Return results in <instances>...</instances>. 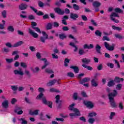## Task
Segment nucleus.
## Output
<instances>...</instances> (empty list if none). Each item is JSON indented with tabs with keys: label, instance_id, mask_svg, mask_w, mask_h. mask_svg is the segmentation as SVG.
<instances>
[{
	"label": "nucleus",
	"instance_id": "37998d69",
	"mask_svg": "<svg viewBox=\"0 0 124 124\" xmlns=\"http://www.w3.org/2000/svg\"><path fill=\"white\" fill-rule=\"evenodd\" d=\"M44 96V94L43 93H40L37 96H36V99L39 100L41 98H42L43 96Z\"/></svg>",
	"mask_w": 124,
	"mask_h": 124
},
{
	"label": "nucleus",
	"instance_id": "1a4fd4ad",
	"mask_svg": "<svg viewBox=\"0 0 124 124\" xmlns=\"http://www.w3.org/2000/svg\"><path fill=\"white\" fill-rule=\"evenodd\" d=\"M70 18L73 20V21H76L78 18H79V15L77 14L71 13L70 15Z\"/></svg>",
	"mask_w": 124,
	"mask_h": 124
},
{
	"label": "nucleus",
	"instance_id": "5701e85b",
	"mask_svg": "<svg viewBox=\"0 0 124 124\" xmlns=\"http://www.w3.org/2000/svg\"><path fill=\"white\" fill-rule=\"evenodd\" d=\"M92 4L93 7L95 8V7H99V6L101 5V3L98 2V1H95L93 2Z\"/></svg>",
	"mask_w": 124,
	"mask_h": 124
},
{
	"label": "nucleus",
	"instance_id": "09e8293b",
	"mask_svg": "<svg viewBox=\"0 0 124 124\" xmlns=\"http://www.w3.org/2000/svg\"><path fill=\"white\" fill-rule=\"evenodd\" d=\"M103 41H110V38L107 36H103L102 38Z\"/></svg>",
	"mask_w": 124,
	"mask_h": 124
},
{
	"label": "nucleus",
	"instance_id": "393cba45",
	"mask_svg": "<svg viewBox=\"0 0 124 124\" xmlns=\"http://www.w3.org/2000/svg\"><path fill=\"white\" fill-rule=\"evenodd\" d=\"M97 81V80L95 79H92L91 80V85L92 87H94L95 88L97 87V86H98V84L97 83V82H96Z\"/></svg>",
	"mask_w": 124,
	"mask_h": 124
},
{
	"label": "nucleus",
	"instance_id": "6e6d98bb",
	"mask_svg": "<svg viewBox=\"0 0 124 124\" xmlns=\"http://www.w3.org/2000/svg\"><path fill=\"white\" fill-rule=\"evenodd\" d=\"M33 30H34L35 31L37 32H39V33H41V31H40V29L38 27H33Z\"/></svg>",
	"mask_w": 124,
	"mask_h": 124
},
{
	"label": "nucleus",
	"instance_id": "4be33fe9",
	"mask_svg": "<svg viewBox=\"0 0 124 124\" xmlns=\"http://www.w3.org/2000/svg\"><path fill=\"white\" fill-rule=\"evenodd\" d=\"M70 68L74 70L75 73H79V67L77 66H71Z\"/></svg>",
	"mask_w": 124,
	"mask_h": 124
},
{
	"label": "nucleus",
	"instance_id": "aec40b11",
	"mask_svg": "<svg viewBox=\"0 0 124 124\" xmlns=\"http://www.w3.org/2000/svg\"><path fill=\"white\" fill-rule=\"evenodd\" d=\"M89 81H90L89 78H85L79 81V84H80V85H83V84H84V83H87V82H89Z\"/></svg>",
	"mask_w": 124,
	"mask_h": 124
},
{
	"label": "nucleus",
	"instance_id": "774afa93",
	"mask_svg": "<svg viewBox=\"0 0 124 124\" xmlns=\"http://www.w3.org/2000/svg\"><path fill=\"white\" fill-rule=\"evenodd\" d=\"M107 66H109L110 68H114V64L113 63H107Z\"/></svg>",
	"mask_w": 124,
	"mask_h": 124
},
{
	"label": "nucleus",
	"instance_id": "bf43d9fd",
	"mask_svg": "<svg viewBox=\"0 0 124 124\" xmlns=\"http://www.w3.org/2000/svg\"><path fill=\"white\" fill-rule=\"evenodd\" d=\"M114 36L116 38H118L119 39H123V36H122L121 34H115Z\"/></svg>",
	"mask_w": 124,
	"mask_h": 124
},
{
	"label": "nucleus",
	"instance_id": "0e129e2a",
	"mask_svg": "<svg viewBox=\"0 0 124 124\" xmlns=\"http://www.w3.org/2000/svg\"><path fill=\"white\" fill-rule=\"evenodd\" d=\"M85 53V51H84L83 49H80L79 50V51H78L79 55H84V54Z\"/></svg>",
	"mask_w": 124,
	"mask_h": 124
},
{
	"label": "nucleus",
	"instance_id": "13d9d810",
	"mask_svg": "<svg viewBox=\"0 0 124 124\" xmlns=\"http://www.w3.org/2000/svg\"><path fill=\"white\" fill-rule=\"evenodd\" d=\"M67 76L70 77L71 78H74V74L72 72H69L67 73Z\"/></svg>",
	"mask_w": 124,
	"mask_h": 124
},
{
	"label": "nucleus",
	"instance_id": "39448f33",
	"mask_svg": "<svg viewBox=\"0 0 124 124\" xmlns=\"http://www.w3.org/2000/svg\"><path fill=\"white\" fill-rule=\"evenodd\" d=\"M42 101L43 104H44L45 105H47L48 107H49L51 109H52V108H53V102L47 101L46 97H43Z\"/></svg>",
	"mask_w": 124,
	"mask_h": 124
},
{
	"label": "nucleus",
	"instance_id": "f03ea898",
	"mask_svg": "<svg viewBox=\"0 0 124 124\" xmlns=\"http://www.w3.org/2000/svg\"><path fill=\"white\" fill-rule=\"evenodd\" d=\"M42 33L43 34V36H41L40 38V40L41 42L42 43H45V41L46 39H48V40H53L54 39V37L53 36H49L46 33L45 31H42Z\"/></svg>",
	"mask_w": 124,
	"mask_h": 124
},
{
	"label": "nucleus",
	"instance_id": "052dcab7",
	"mask_svg": "<svg viewBox=\"0 0 124 124\" xmlns=\"http://www.w3.org/2000/svg\"><path fill=\"white\" fill-rule=\"evenodd\" d=\"M9 51H10L9 49H8V48L4 47L2 49V52L3 53H9Z\"/></svg>",
	"mask_w": 124,
	"mask_h": 124
},
{
	"label": "nucleus",
	"instance_id": "ea45409f",
	"mask_svg": "<svg viewBox=\"0 0 124 124\" xmlns=\"http://www.w3.org/2000/svg\"><path fill=\"white\" fill-rule=\"evenodd\" d=\"M114 11L115 12H116V13H123V12H124L123 11V10H122L121 9H120V8H116L114 9Z\"/></svg>",
	"mask_w": 124,
	"mask_h": 124
},
{
	"label": "nucleus",
	"instance_id": "f3484780",
	"mask_svg": "<svg viewBox=\"0 0 124 124\" xmlns=\"http://www.w3.org/2000/svg\"><path fill=\"white\" fill-rule=\"evenodd\" d=\"M96 52L99 55H101V46L97 44L95 47Z\"/></svg>",
	"mask_w": 124,
	"mask_h": 124
},
{
	"label": "nucleus",
	"instance_id": "2f4dec72",
	"mask_svg": "<svg viewBox=\"0 0 124 124\" xmlns=\"http://www.w3.org/2000/svg\"><path fill=\"white\" fill-rule=\"evenodd\" d=\"M82 66H83V67H84V68H87L88 70H90V71H92V70L93 69V68L91 66H88L85 64H83L82 65Z\"/></svg>",
	"mask_w": 124,
	"mask_h": 124
},
{
	"label": "nucleus",
	"instance_id": "6ab92c4d",
	"mask_svg": "<svg viewBox=\"0 0 124 124\" xmlns=\"http://www.w3.org/2000/svg\"><path fill=\"white\" fill-rule=\"evenodd\" d=\"M19 8L20 10H26L28 8V5L25 3H21L19 6Z\"/></svg>",
	"mask_w": 124,
	"mask_h": 124
},
{
	"label": "nucleus",
	"instance_id": "a18cd8bd",
	"mask_svg": "<svg viewBox=\"0 0 124 124\" xmlns=\"http://www.w3.org/2000/svg\"><path fill=\"white\" fill-rule=\"evenodd\" d=\"M73 98L74 100H77L78 99V93H74L73 95Z\"/></svg>",
	"mask_w": 124,
	"mask_h": 124
},
{
	"label": "nucleus",
	"instance_id": "de8ad7c7",
	"mask_svg": "<svg viewBox=\"0 0 124 124\" xmlns=\"http://www.w3.org/2000/svg\"><path fill=\"white\" fill-rule=\"evenodd\" d=\"M96 115L97 114L95 112H93L89 114L88 117H90V118H93V117H95Z\"/></svg>",
	"mask_w": 124,
	"mask_h": 124
},
{
	"label": "nucleus",
	"instance_id": "58836bf2",
	"mask_svg": "<svg viewBox=\"0 0 124 124\" xmlns=\"http://www.w3.org/2000/svg\"><path fill=\"white\" fill-rule=\"evenodd\" d=\"M122 87H123V84L121 83H119L116 86V89L118 91H121V90H122Z\"/></svg>",
	"mask_w": 124,
	"mask_h": 124
},
{
	"label": "nucleus",
	"instance_id": "e433bc0d",
	"mask_svg": "<svg viewBox=\"0 0 124 124\" xmlns=\"http://www.w3.org/2000/svg\"><path fill=\"white\" fill-rule=\"evenodd\" d=\"M59 38L62 40H63V39H65V38H66V35H65V34L64 33L60 34Z\"/></svg>",
	"mask_w": 124,
	"mask_h": 124
},
{
	"label": "nucleus",
	"instance_id": "412c9836",
	"mask_svg": "<svg viewBox=\"0 0 124 124\" xmlns=\"http://www.w3.org/2000/svg\"><path fill=\"white\" fill-rule=\"evenodd\" d=\"M56 82H57L56 79H53L52 80L49 81V82L47 83L46 85L48 87H52L53 85H55Z\"/></svg>",
	"mask_w": 124,
	"mask_h": 124
},
{
	"label": "nucleus",
	"instance_id": "473e14b6",
	"mask_svg": "<svg viewBox=\"0 0 124 124\" xmlns=\"http://www.w3.org/2000/svg\"><path fill=\"white\" fill-rule=\"evenodd\" d=\"M73 8L76 11H78V10H80V6L77 5V4H73Z\"/></svg>",
	"mask_w": 124,
	"mask_h": 124
},
{
	"label": "nucleus",
	"instance_id": "9d476101",
	"mask_svg": "<svg viewBox=\"0 0 124 124\" xmlns=\"http://www.w3.org/2000/svg\"><path fill=\"white\" fill-rule=\"evenodd\" d=\"M74 106H75V104L74 103L70 105L68 108L69 110L70 111H73V112H77L78 110H79L78 108H74Z\"/></svg>",
	"mask_w": 124,
	"mask_h": 124
},
{
	"label": "nucleus",
	"instance_id": "5fc2aeb1",
	"mask_svg": "<svg viewBox=\"0 0 124 124\" xmlns=\"http://www.w3.org/2000/svg\"><path fill=\"white\" fill-rule=\"evenodd\" d=\"M71 29L73 30V32L74 33H77V27L76 26H72L71 27Z\"/></svg>",
	"mask_w": 124,
	"mask_h": 124
},
{
	"label": "nucleus",
	"instance_id": "c756f323",
	"mask_svg": "<svg viewBox=\"0 0 124 124\" xmlns=\"http://www.w3.org/2000/svg\"><path fill=\"white\" fill-rule=\"evenodd\" d=\"M94 33L96 36H98L99 37H101V35H102V32L98 30H96Z\"/></svg>",
	"mask_w": 124,
	"mask_h": 124
},
{
	"label": "nucleus",
	"instance_id": "680f3d73",
	"mask_svg": "<svg viewBox=\"0 0 124 124\" xmlns=\"http://www.w3.org/2000/svg\"><path fill=\"white\" fill-rule=\"evenodd\" d=\"M31 28L33 29V28H35V27L37 26V23H36V22H35L32 21L31 22Z\"/></svg>",
	"mask_w": 124,
	"mask_h": 124
},
{
	"label": "nucleus",
	"instance_id": "4c0bfd02",
	"mask_svg": "<svg viewBox=\"0 0 124 124\" xmlns=\"http://www.w3.org/2000/svg\"><path fill=\"white\" fill-rule=\"evenodd\" d=\"M40 120L41 121H45V117H44V114H43V112H40Z\"/></svg>",
	"mask_w": 124,
	"mask_h": 124
},
{
	"label": "nucleus",
	"instance_id": "c9c22d12",
	"mask_svg": "<svg viewBox=\"0 0 124 124\" xmlns=\"http://www.w3.org/2000/svg\"><path fill=\"white\" fill-rule=\"evenodd\" d=\"M45 72L48 73V74H52V73H54V71L52 69L46 68L45 69Z\"/></svg>",
	"mask_w": 124,
	"mask_h": 124
},
{
	"label": "nucleus",
	"instance_id": "9b49d317",
	"mask_svg": "<svg viewBox=\"0 0 124 124\" xmlns=\"http://www.w3.org/2000/svg\"><path fill=\"white\" fill-rule=\"evenodd\" d=\"M28 31L30 34L32 35L34 37V38H37L38 37V34L33 32V31H32L31 29L29 28L28 30Z\"/></svg>",
	"mask_w": 124,
	"mask_h": 124
},
{
	"label": "nucleus",
	"instance_id": "338daca9",
	"mask_svg": "<svg viewBox=\"0 0 124 124\" xmlns=\"http://www.w3.org/2000/svg\"><path fill=\"white\" fill-rule=\"evenodd\" d=\"M102 68H103V67L102 66V64H99L97 66V69L98 70H102Z\"/></svg>",
	"mask_w": 124,
	"mask_h": 124
},
{
	"label": "nucleus",
	"instance_id": "b1692460",
	"mask_svg": "<svg viewBox=\"0 0 124 124\" xmlns=\"http://www.w3.org/2000/svg\"><path fill=\"white\" fill-rule=\"evenodd\" d=\"M81 61L84 64H89L91 62V59H88L87 58H83Z\"/></svg>",
	"mask_w": 124,
	"mask_h": 124
},
{
	"label": "nucleus",
	"instance_id": "3c124183",
	"mask_svg": "<svg viewBox=\"0 0 124 124\" xmlns=\"http://www.w3.org/2000/svg\"><path fill=\"white\" fill-rule=\"evenodd\" d=\"M49 18H50V16H49V15H48V14L44 15L43 16V20H47V19H49Z\"/></svg>",
	"mask_w": 124,
	"mask_h": 124
},
{
	"label": "nucleus",
	"instance_id": "423d86ee",
	"mask_svg": "<svg viewBox=\"0 0 124 124\" xmlns=\"http://www.w3.org/2000/svg\"><path fill=\"white\" fill-rule=\"evenodd\" d=\"M117 17L118 18H119L120 17L119 15H118V14L116 13H112L110 16V20L111 21H113L114 23H116V24H119V23L120 22L119 20L116 19V18H115V17Z\"/></svg>",
	"mask_w": 124,
	"mask_h": 124
},
{
	"label": "nucleus",
	"instance_id": "79ce46f5",
	"mask_svg": "<svg viewBox=\"0 0 124 124\" xmlns=\"http://www.w3.org/2000/svg\"><path fill=\"white\" fill-rule=\"evenodd\" d=\"M11 89H12V91H13L14 92H16V91L18 90V86L17 85L11 86Z\"/></svg>",
	"mask_w": 124,
	"mask_h": 124
},
{
	"label": "nucleus",
	"instance_id": "e2e57ef3",
	"mask_svg": "<svg viewBox=\"0 0 124 124\" xmlns=\"http://www.w3.org/2000/svg\"><path fill=\"white\" fill-rule=\"evenodd\" d=\"M53 26L54 28H59V27L60 26V24H59V23H58L57 22L55 21L53 22Z\"/></svg>",
	"mask_w": 124,
	"mask_h": 124
},
{
	"label": "nucleus",
	"instance_id": "7c9ffc66",
	"mask_svg": "<svg viewBox=\"0 0 124 124\" xmlns=\"http://www.w3.org/2000/svg\"><path fill=\"white\" fill-rule=\"evenodd\" d=\"M112 30H114V31H122L123 30L122 28L120 27H117L115 25H112Z\"/></svg>",
	"mask_w": 124,
	"mask_h": 124
},
{
	"label": "nucleus",
	"instance_id": "a19ab883",
	"mask_svg": "<svg viewBox=\"0 0 124 124\" xmlns=\"http://www.w3.org/2000/svg\"><path fill=\"white\" fill-rule=\"evenodd\" d=\"M116 116V112H111L109 115V120H113V118Z\"/></svg>",
	"mask_w": 124,
	"mask_h": 124
},
{
	"label": "nucleus",
	"instance_id": "f257e3e1",
	"mask_svg": "<svg viewBox=\"0 0 124 124\" xmlns=\"http://www.w3.org/2000/svg\"><path fill=\"white\" fill-rule=\"evenodd\" d=\"M117 94H118V91L116 90H114L113 93H109L108 95L110 106L112 108H117V104L116 103V102H115V100H114V98L117 95Z\"/></svg>",
	"mask_w": 124,
	"mask_h": 124
},
{
	"label": "nucleus",
	"instance_id": "72a5a7b5",
	"mask_svg": "<svg viewBox=\"0 0 124 124\" xmlns=\"http://www.w3.org/2000/svg\"><path fill=\"white\" fill-rule=\"evenodd\" d=\"M8 31H11V32H13L14 31V27L13 26H9L7 28Z\"/></svg>",
	"mask_w": 124,
	"mask_h": 124
},
{
	"label": "nucleus",
	"instance_id": "49530a36",
	"mask_svg": "<svg viewBox=\"0 0 124 124\" xmlns=\"http://www.w3.org/2000/svg\"><path fill=\"white\" fill-rule=\"evenodd\" d=\"M20 66H21V67H23V68H27V67H28L27 63L24 62H21L20 63Z\"/></svg>",
	"mask_w": 124,
	"mask_h": 124
},
{
	"label": "nucleus",
	"instance_id": "4468645a",
	"mask_svg": "<svg viewBox=\"0 0 124 124\" xmlns=\"http://www.w3.org/2000/svg\"><path fill=\"white\" fill-rule=\"evenodd\" d=\"M41 61H43L44 62V65L42 66L41 69H45L47 67V66L49 64L48 62H47V59L46 58H42Z\"/></svg>",
	"mask_w": 124,
	"mask_h": 124
},
{
	"label": "nucleus",
	"instance_id": "8fccbe9b",
	"mask_svg": "<svg viewBox=\"0 0 124 124\" xmlns=\"http://www.w3.org/2000/svg\"><path fill=\"white\" fill-rule=\"evenodd\" d=\"M5 61H6V62H7V63H11V62H12L13 61H14V60H13V58H11V59L6 58Z\"/></svg>",
	"mask_w": 124,
	"mask_h": 124
},
{
	"label": "nucleus",
	"instance_id": "cd10ccee",
	"mask_svg": "<svg viewBox=\"0 0 124 124\" xmlns=\"http://www.w3.org/2000/svg\"><path fill=\"white\" fill-rule=\"evenodd\" d=\"M69 45L75 48V49L74 50V52H77V50H78V47H77V46L75 45V44H74V43L70 42L69 44Z\"/></svg>",
	"mask_w": 124,
	"mask_h": 124
},
{
	"label": "nucleus",
	"instance_id": "bb28decb",
	"mask_svg": "<svg viewBox=\"0 0 124 124\" xmlns=\"http://www.w3.org/2000/svg\"><path fill=\"white\" fill-rule=\"evenodd\" d=\"M83 48L84 49H93V44H91L88 46L87 44H85L84 45Z\"/></svg>",
	"mask_w": 124,
	"mask_h": 124
},
{
	"label": "nucleus",
	"instance_id": "c85d7f7f",
	"mask_svg": "<svg viewBox=\"0 0 124 124\" xmlns=\"http://www.w3.org/2000/svg\"><path fill=\"white\" fill-rule=\"evenodd\" d=\"M115 85V83L114 80H111L108 82V87H114Z\"/></svg>",
	"mask_w": 124,
	"mask_h": 124
},
{
	"label": "nucleus",
	"instance_id": "a878e982",
	"mask_svg": "<svg viewBox=\"0 0 124 124\" xmlns=\"http://www.w3.org/2000/svg\"><path fill=\"white\" fill-rule=\"evenodd\" d=\"M39 112V110L36 109L34 110L33 111H31V110H30L29 111V114L31 116H33V115H38Z\"/></svg>",
	"mask_w": 124,
	"mask_h": 124
},
{
	"label": "nucleus",
	"instance_id": "f8f14e48",
	"mask_svg": "<svg viewBox=\"0 0 124 124\" xmlns=\"http://www.w3.org/2000/svg\"><path fill=\"white\" fill-rule=\"evenodd\" d=\"M14 72L16 75H20L21 76H23L24 75V72L22 71V69L19 68V70H15Z\"/></svg>",
	"mask_w": 124,
	"mask_h": 124
},
{
	"label": "nucleus",
	"instance_id": "20e7f679",
	"mask_svg": "<svg viewBox=\"0 0 124 124\" xmlns=\"http://www.w3.org/2000/svg\"><path fill=\"white\" fill-rule=\"evenodd\" d=\"M104 45L106 49L108 51H114L115 50V46H116L115 44H112V45L110 46L107 42H105Z\"/></svg>",
	"mask_w": 124,
	"mask_h": 124
},
{
	"label": "nucleus",
	"instance_id": "69168bd1",
	"mask_svg": "<svg viewBox=\"0 0 124 124\" xmlns=\"http://www.w3.org/2000/svg\"><path fill=\"white\" fill-rule=\"evenodd\" d=\"M28 19L29 20H34V19H35V17H34V16L32 15H30L28 16Z\"/></svg>",
	"mask_w": 124,
	"mask_h": 124
},
{
	"label": "nucleus",
	"instance_id": "2eb2a0df",
	"mask_svg": "<svg viewBox=\"0 0 124 124\" xmlns=\"http://www.w3.org/2000/svg\"><path fill=\"white\" fill-rule=\"evenodd\" d=\"M113 81H114V83L119 84V83H121V82H124V78H120L119 77H115Z\"/></svg>",
	"mask_w": 124,
	"mask_h": 124
},
{
	"label": "nucleus",
	"instance_id": "c03bdc74",
	"mask_svg": "<svg viewBox=\"0 0 124 124\" xmlns=\"http://www.w3.org/2000/svg\"><path fill=\"white\" fill-rule=\"evenodd\" d=\"M46 30L47 31L49 30H52V23H48L46 26Z\"/></svg>",
	"mask_w": 124,
	"mask_h": 124
},
{
	"label": "nucleus",
	"instance_id": "a211bd4d",
	"mask_svg": "<svg viewBox=\"0 0 124 124\" xmlns=\"http://www.w3.org/2000/svg\"><path fill=\"white\" fill-rule=\"evenodd\" d=\"M75 113H71L69 114L70 117H75V116H81V113H80V111L78 110L77 111H74Z\"/></svg>",
	"mask_w": 124,
	"mask_h": 124
},
{
	"label": "nucleus",
	"instance_id": "0eeeda50",
	"mask_svg": "<svg viewBox=\"0 0 124 124\" xmlns=\"http://www.w3.org/2000/svg\"><path fill=\"white\" fill-rule=\"evenodd\" d=\"M30 8L32 10H33L34 12L36 13V15H37L38 16H43V15H44V13H43V12L39 11L37 12V10L35 9L34 7L30 6Z\"/></svg>",
	"mask_w": 124,
	"mask_h": 124
},
{
	"label": "nucleus",
	"instance_id": "7ed1b4c3",
	"mask_svg": "<svg viewBox=\"0 0 124 124\" xmlns=\"http://www.w3.org/2000/svg\"><path fill=\"white\" fill-rule=\"evenodd\" d=\"M54 11L59 15H63L64 13L66 14H69L70 13V10H69L68 8H65L64 11L62 10L60 7H56L54 9Z\"/></svg>",
	"mask_w": 124,
	"mask_h": 124
},
{
	"label": "nucleus",
	"instance_id": "603ef678",
	"mask_svg": "<svg viewBox=\"0 0 124 124\" xmlns=\"http://www.w3.org/2000/svg\"><path fill=\"white\" fill-rule=\"evenodd\" d=\"M95 121V120L94 119V118H89V119L88 120V123H89V124H93Z\"/></svg>",
	"mask_w": 124,
	"mask_h": 124
},
{
	"label": "nucleus",
	"instance_id": "864d4df0",
	"mask_svg": "<svg viewBox=\"0 0 124 124\" xmlns=\"http://www.w3.org/2000/svg\"><path fill=\"white\" fill-rule=\"evenodd\" d=\"M104 34L106 36H108L109 35H111V34H113V32L111 31H110L108 33L106 32H103Z\"/></svg>",
	"mask_w": 124,
	"mask_h": 124
},
{
	"label": "nucleus",
	"instance_id": "ddd939ff",
	"mask_svg": "<svg viewBox=\"0 0 124 124\" xmlns=\"http://www.w3.org/2000/svg\"><path fill=\"white\" fill-rule=\"evenodd\" d=\"M23 44L24 42L23 41H19L13 45V48H17V47H19L23 45Z\"/></svg>",
	"mask_w": 124,
	"mask_h": 124
},
{
	"label": "nucleus",
	"instance_id": "4d7b16f0",
	"mask_svg": "<svg viewBox=\"0 0 124 124\" xmlns=\"http://www.w3.org/2000/svg\"><path fill=\"white\" fill-rule=\"evenodd\" d=\"M1 15L3 17V18H6V11L3 10L1 12Z\"/></svg>",
	"mask_w": 124,
	"mask_h": 124
},
{
	"label": "nucleus",
	"instance_id": "f704fd0d",
	"mask_svg": "<svg viewBox=\"0 0 124 124\" xmlns=\"http://www.w3.org/2000/svg\"><path fill=\"white\" fill-rule=\"evenodd\" d=\"M20 122H21V124H28V121L25 120V118H21L18 120Z\"/></svg>",
	"mask_w": 124,
	"mask_h": 124
},
{
	"label": "nucleus",
	"instance_id": "6e6552de",
	"mask_svg": "<svg viewBox=\"0 0 124 124\" xmlns=\"http://www.w3.org/2000/svg\"><path fill=\"white\" fill-rule=\"evenodd\" d=\"M84 104L87 107V108H92L94 107V105L92 101H84Z\"/></svg>",
	"mask_w": 124,
	"mask_h": 124
},
{
	"label": "nucleus",
	"instance_id": "dca6fc26",
	"mask_svg": "<svg viewBox=\"0 0 124 124\" xmlns=\"http://www.w3.org/2000/svg\"><path fill=\"white\" fill-rule=\"evenodd\" d=\"M9 106V105L8 104V100H5L2 103V107L3 108H4L5 109H7Z\"/></svg>",
	"mask_w": 124,
	"mask_h": 124
}]
</instances>
